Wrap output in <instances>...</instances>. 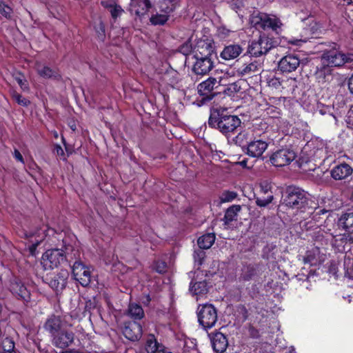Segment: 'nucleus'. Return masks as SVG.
<instances>
[{
  "label": "nucleus",
  "instance_id": "ddd939ff",
  "mask_svg": "<svg viewBox=\"0 0 353 353\" xmlns=\"http://www.w3.org/2000/svg\"><path fill=\"white\" fill-rule=\"evenodd\" d=\"M220 85V81L213 77H209L205 81L198 85L197 90L200 95L205 97V99L210 100L214 96L212 91Z\"/></svg>",
  "mask_w": 353,
  "mask_h": 353
},
{
  "label": "nucleus",
  "instance_id": "20e7f679",
  "mask_svg": "<svg viewBox=\"0 0 353 353\" xmlns=\"http://www.w3.org/2000/svg\"><path fill=\"white\" fill-rule=\"evenodd\" d=\"M250 22L256 29L266 30L270 28L274 31H277L282 25L279 19L276 16H270L263 12L253 14L250 19Z\"/></svg>",
  "mask_w": 353,
  "mask_h": 353
},
{
  "label": "nucleus",
  "instance_id": "423d86ee",
  "mask_svg": "<svg viewBox=\"0 0 353 353\" xmlns=\"http://www.w3.org/2000/svg\"><path fill=\"white\" fill-rule=\"evenodd\" d=\"M268 145V139L265 133L263 135L256 134L254 137L248 142L246 153L250 157L259 158L267 150Z\"/></svg>",
  "mask_w": 353,
  "mask_h": 353
},
{
  "label": "nucleus",
  "instance_id": "6e6d98bb",
  "mask_svg": "<svg viewBox=\"0 0 353 353\" xmlns=\"http://www.w3.org/2000/svg\"><path fill=\"white\" fill-rule=\"evenodd\" d=\"M228 90L236 92L239 91L240 86H239L236 83H234L230 85Z\"/></svg>",
  "mask_w": 353,
  "mask_h": 353
},
{
  "label": "nucleus",
  "instance_id": "6e6552de",
  "mask_svg": "<svg viewBox=\"0 0 353 353\" xmlns=\"http://www.w3.org/2000/svg\"><path fill=\"white\" fill-rule=\"evenodd\" d=\"M65 259L63 250L52 249L47 250L42 256V263L45 269L54 268Z\"/></svg>",
  "mask_w": 353,
  "mask_h": 353
},
{
  "label": "nucleus",
  "instance_id": "5701e85b",
  "mask_svg": "<svg viewBox=\"0 0 353 353\" xmlns=\"http://www.w3.org/2000/svg\"><path fill=\"white\" fill-rule=\"evenodd\" d=\"M243 48L239 44H230L225 46L220 54V57L226 61L237 58L242 52Z\"/></svg>",
  "mask_w": 353,
  "mask_h": 353
},
{
  "label": "nucleus",
  "instance_id": "a878e982",
  "mask_svg": "<svg viewBox=\"0 0 353 353\" xmlns=\"http://www.w3.org/2000/svg\"><path fill=\"white\" fill-rule=\"evenodd\" d=\"M101 4L104 8L107 9L110 12L111 17L114 20H116L118 17H121V15L124 12L121 6L118 5L114 0L101 1Z\"/></svg>",
  "mask_w": 353,
  "mask_h": 353
},
{
  "label": "nucleus",
  "instance_id": "b1692460",
  "mask_svg": "<svg viewBox=\"0 0 353 353\" xmlns=\"http://www.w3.org/2000/svg\"><path fill=\"white\" fill-rule=\"evenodd\" d=\"M213 350L216 353H224L228 345L226 336L221 332L215 333L211 339Z\"/></svg>",
  "mask_w": 353,
  "mask_h": 353
},
{
  "label": "nucleus",
  "instance_id": "9d476101",
  "mask_svg": "<svg viewBox=\"0 0 353 353\" xmlns=\"http://www.w3.org/2000/svg\"><path fill=\"white\" fill-rule=\"evenodd\" d=\"M296 157L295 152L288 148H283L274 152L270 157L273 165L282 167L290 164Z\"/></svg>",
  "mask_w": 353,
  "mask_h": 353
},
{
  "label": "nucleus",
  "instance_id": "864d4df0",
  "mask_svg": "<svg viewBox=\"0 0 353 353\" xmlns=\"http://www.w3.org/2000/svg\"><path fill=\"white\" fill-rule=\"evenodd\" d=\"M54 151L58 156H63L64 155V151H63V148L59 145H57L55 146Z\"/></svg>",
  "mask_w": 353,
  "mask_h": 353
},
{
  "label": "nucleus",
  "instance_id": "f3484780",
  "mask_svg": "<svg viewBox=\"0 0 353 353\" xmlns=\"http://www.w3.org/2000/svg\"><path fill=\"white\" fill-rule=\"evenodd\" d=\"M66 327L65 323L59 316L52 315L50 316L43 325L44 330L48 332L52 337L54 334Z\"/></svg>",
  "mask_w": 353,
  "mask_h": 353
},
{
  "label": "nucleus",
  "instance_id": "39448f33",
  "mask_svg": "<svg viewBox=\"0 0 353 353\" xmlns=\"http://www.w3.org/2000/svg\"><path fill=\"white\" fill-rule=\"evenodd\" d=\"M197 316L199 324L205 330L212 327L217 321L216 310L211 304L199 305Z\"/></svg>",
  "mask_w": 353,
  "mask_h": 353
},
{
  "label": "nucleus",
  "instance_id": "7ed1b4c3",
  "mask_svg": "<svg viewBox=\"0 0 353 353\" xmlns=\"http://www.w3.org/2000/svg\"><path fill=\"white\" fill-rule=\"evenodd\" d=\"M321 63L331 68L333 67H341L347 62L353 61V54H345L339 49L334 48L323 51L321 55Z\"/></svg>",
  "mask_w": 353,
  "mask_h": 353
},
{
  "label": "nucleus",
  "instance_id": "a19ab883",
  "mask_svg": "<svg viewBox=\"0 0 353 353\" xmlns=\"http://www.w3.org/2000/svg\"><path fill=\"white\" fill-rule=\"evenodd\" d=\"M12 10L10 7L0 1V14L5 18L10 19L12 18Z\"/></svg>",
  "mask_w": 353,
  "mask_h": 353
},
{
  "label": "nucleus",
  "instance_id": "4d7b16f0",
  "mask_svg": "<svg viewBox=\"0 0 353 353\" xmlns=\"http://www.w3.org/2000/svg\"><path fill=\"white\" fill-rule=\"evenodd\" d=\"M348 88H349L350 92L353 94V74L349 79Z\"/></svg>",
  "mask_w": 353,
  "mask_h": 353
},
{
  "label": "nucleus",
  "instance_id": "8fccbe9b",
  "mask_svg": "<svg viewBox=\"0 0 353 353\" xmlns=\"http://www.w3.org/2000/svg\"><path fill=\"white\" fill-rule=\"evenodd\" d=\"M346 122L350 128H353V105L347 112Z\"/></svg>",
  "mask_w": 353,
  "mask_h": 353
},
{
  "label": "nucleus",
  "instance_id": "13d9d810",
  "mask_svg": "<svg viewBox=\"0 0 353 353\" xmlns=\"http://www.w3.org/2000/svg\"><path fill=\"white\" fill-rule=\"evenodd\" d=\"M247 135L246 133H244V132H240L236 137V142L240 141L241 139H242L243 138L245 137V136Z\"/></svg>",
  "mask_w": 353,
  "mask_h": 353
},
{
  "label": "nucleus",
  "instance_id": "c03bdc74",
  "mask_svg": "<svg viewBox=\"0 0 353 353\" xmlns=\"http://www.w3.org/2000/svg\"><path fill=\"white\" fill-rule=\"evenodd\" d=\"M154 270L160 273H165L167 270V264L164 261H157L154 267Z\"/></svg>",
  "mask_w": 353,
  "mask_h": 353
},
{
  "label": "nucleus",
  "instance_id": "3c124183",
  "mask_svg": "<svg viewBox=\"0 0 353 353\" xmlns=\"http://www.w3.org/2000/svg\"><path fill=\"white\" fill-rule=\"evenodd\" d=\"M230 32V31L229 30L225 28H220L219 29V34L223 36V37H228L229 35Z\"/></svg>",
  "mask_w": 353,
  "mask_h": 353
},
{
  "label": "nucleus",
  "instance_id": "4468645a",
  "mask_svg": "<svg viewBox=\"0 0 353 353\" xmlns=\"http://www.w3.org/2000/svg\"><path fill=\"white\" fill-rule=\"evenodd\" d=\"M195 61L192 71L197 75H205L210 72L214 67L212 58L194 57Z\"/></svg>",
  "mask_w": 353,
  "mask_h": 353
},
{
  "label": "nucleus",
  "instance_id": "c9c22d12",
  "mask_svg": "<svg viewBox=\"0 0 353 353\" xmlns=\"http://www.w3.org/2000/svg\"><path fill=\"white\" fill-rule=\"evenodd\" d=\"M0 348L3 353H16L14 351V343L9 337L0 339Z\"/></svg>",
  "mask_w": 353,
  "mask_h": 353
},
{
  "label": "nucleus",
  "instance_id": "cd10ccee",
  "mask_svg": "<svg viewBox=\"0 0 353 353\" xmlns=\"http://www.w3.org/2000/svg\"><path fill=\"white\" fill-rule=\"evenodd\" d=\"M11 290L23 300L27 301L30 299V292L26 286L21 282H15L12 284Z\"/></svg>",
  "mask_w": 353,
  "mask_h": 353
},
{
  "label": "nucleus",
  "instance_id": "bb28decb",
  "mask_svg": "<svg viewBox=\"0 0 353 353\" xmlns=\"http://www.w3.org/2000/svg\"><path fill=\"white\" fill-rule=\"evenodd\" d=\"M157 6L160 12L168 14L170 17L179 6V0H160Z\"/></svg>",
  "mask_w": 353,
  "mask_h": 353
},
{
  "label": "nucleus",
  "instance_id": "6ab92c4d",
  "mask_svg": "<svg viewBox=\"0 0 353 353\" xmlns=\"http://www.w3.org/2000/svg\"><path fill=\"white\" fill-rule=\"evenodd\" d=\"M194 57L212 58L214 48L211 43L205 40L199 41L193 50Z\"/></svg>",
  "mask_w": 353,
  "mask_h": 353
},
{
  "label": "nucleus",
  "instance_id": "7c9ffc66",
  "mask_svg": "<svg viewBox=\"0 0 353 353\" xmlns=\"http://www.w3.org/2000/svg\"><path fill=\"white\" fill-rule=\"evenodd\" d=\"M36 70L39 74L44 78L57 79L59 75L58 72L48 66L43 65L39 63L36 64Z\"/></svg>",
  "mask_w": 353,
  "mask_h": 353
},
{
  "label": "nucleus",
  "instance_id": "9b49d317",
  "mask_svg": "<svg viewBox=\"0 0 353 353\" xmlns=\"http://www.w3.org/2000/svg\"><path fill=\"white\" fill-rule=\"evenodd\" d=\"M339 225L345 230L341 240L345 243H353V212L342 214Z\"/></svg>",
  "mask_w": 353,
  "mask_h": 353
},
{
  "label": "nucleus",
  "instance_id": "37998d69",
  "mask_svg": "<svg viewBox=\"0 0 353 353\" xmlns=\"http://www.w3.org/2000/svg\"><path fill=\"white\" fill-rule=\"evenodd\" d=\"M193 256L195 263L198 265H201L205 256V252L200 248L199 250L194 251Z\"/></svg>",
  "mask_w": 353,
  "mask_h": 353
},
{
  "label": "nucleus",
  "instance_id": "680f3d73",
  "mask_svg": "<svg viewBox=\"0 0 353 353\" xmlns=\"http://www.w3.org/2000/svg\"><path fill=\"white\" fill-rule=\"evenodd\" d=\"M62 353H72V352H69V351H65V352H63Z\"/></svg>",
  "mask_w": 353,
  "mask_h": 353
},
{
  "label": "nucleus",
  "instance_id": "a211bd4d",
  "mask_svg": "<svg viewBox=\"0 0 353 353\" xmlns=\"http://www.w3.org/2000/svg\"><path fill=\"white\" fill-rule=\"evenodd\" d=\"M300 65V59L295 54H288L279 62V69L282 72H292Z\"/></svg>",
  "mask_w": 353,
  "mask_h": 353
},
{
  "label": "nucleus",
  "instance_id": "1a4fd4ad",
  "mask_svg": "<svg viewBox=\"0 0 353 353\" xmlns=\"http://www.w3.org/2000/svg\"><path fill=\"white\" fill-rule=\"evenodd\" d=\"M72 274L82 286H88L91 282L90 267L86 266L81 261H75L72 265Z\"/></svg>",
  "mask_w": 353,
  "mask_h": 353
},
{
  "label": "nucleus",
  "instance_id": "0eeeda50",
  "mask_svg": "<svg viewBox=\"0 0 353 353\" xmlns=\"http://www.w3.org/2000/svg\"><path fill=\"white\" fill-rule=\"evenodd\" d=\"M273 47L272 39L268 37H260L257 41H253L249 45L248 52L252 57H258L265 54Z\"/></svg>",
  "mask_w": 353,
  "mask_h": 353
},
{
  "label": "nucleus",
  "instance_id": "f03ea898",
  "mask_svg": "<svg viewBox=\"0 0 353 353\" xmlns=\"http://www.w3.org/2000/svg\"><path fill=\"white\" fill-rule=\"evenodd\" d=\"M309 194L296 186H288L283 196V205L292 209L303 211L308 204Z\"/></svg>",
  "mask_w": 353,
  "mask_h": 353
},
{
  "label": "nucleus",
  "instance_id": "412c9836",
  "mask_svg": "<svg viewBox=\"0 0 353 353\" xmlns=\"http://www.w3.org/2000/svg\"><path fill=\"white\" fill-rule=\"evenodd\" d=\"M332 68L321 63L320 66L316 67L314 76L318 83L323 84L332 80Z\"/></svg>",
  "mask_w": 353,
  "mask_h": 353
},
{
  "label": "nucleus",
  "instance_id": "5fc2aeb1",
  "mask_svg": "<svg viewBox=\"0 0 353 353\" xmlns=\"http://www.w3.org/2000/svg\"><path fill=\"white\" fill-rule=\"evenodd\" d=\"M41 241V240H37L36 242L31 241L32 245L30 247L31 253H33L34 252V250H36L37 247L38 246Z\"/></svg>",
  "mask_w": 353,
  "mask_h": 353
},
{
  "label": "nucleus",
  "instance_id": "052dcab7",
  "mask_svg": "<svg viewBox=\"0 0 353 353\" xmlns=\"http://www.w3.org/2000/svg\"><path fill=\"white\" fill-rule=\"evenodd\" d=\"M327 211L326 210H320L319 212H317L316 213L317 214H319V213H322V214H324L325 212H327Z\"/></svg>",
  "mask_w": 353,
  "mask_h": 353
},
{
  "label": "nucleus",
  "instance_id": "f8f14e48",
  "mask_svg": "<svg viewBox=\"0 0 353 353\" xmlns=\"http://www.w3.org/2000/svg\"><path fill=\"white\" fill-rule=\"evenodd\" d=\"M51 341L54 346L64 349L70 346L74 339V334L72 331L63 329L51 337Z\"/></svg>",
  "mask_w": 353,
  "mask_h": 353
},
{
  "label": "nucleus",
  "instance_id": "49530a36",
  "mask_svg": "<svg viewBox=\"0 0 353 353\" xmlns=\"http://www.w3.org/2000/svg\"><path fill=\"white\" fill-rule=\"evenodd\" d=\"M260 188H261V192L262 193H263L264 194H269L270 192H271V188H272V186H271V184L268 182V181H263L262 183H261L260 184Z\"/></svg>",
  "mask_w": 353,
  "mask_h": 353
},
{
  "label": "nucleus",
  "instance_id": "09e8293b",
  "mask_svg": "<svg viewBox=\"0 0 353 353\" xmlns=\"http://www.w3.org/2000/svg\"><path fill=\"white\" fill-rule=\"evenodd\" d=\"M192 46L188 42L185 43L180 48V52L185 55L190 53L192 52Z\"/></svg>",
  "mask_w": 353,
  "mask_h": 353
},
{
  "label": "nucleus",
  "instance_id": "c85d7f7f",
  "mask_svg": "<svg viewBox=\"0 0 353 353\" xmlns=\"http://www.w3.org/2000/svg\"><path fill=\"white\" fill-rule=\"evenodd\" d=\"M163 349V346L157 342L153 334L148 336L145 343V350L148 353H160Z\"/></svg>",
  "mask_w": 353,
  "mask_h": 353
},
{
  "label": "nucleus",
  "instance_id": "72a5a7b5",
  "mask_svg": "<svg viewBox=\"0 0 353 353\" xmlns=\"http://www.w3.org/2000/svg\"><path fill=\"white\" fill-rule=\"evenodd\" d=\"M296 80L295 79H281L279 77H273L268 79V86L274 88L276 90H280L281 88H283L285 87V84L290 81V83L294 82Z\"/></svg>",
  "mask_w": 353,
  "mask_h": 353
},
{
  "label": "nucleus",
  "instance_id": "4be33fe9",
  "mask_svg": "<svg viewBox=\"0 0 353 353\" xmlns=\"http://www.w3.org/2000/svg\"><path fill=\"white\" fill-rule=\"evenodd\" d=\"M151 8L150 0H130V11L137 17L144 15Z\"/></svg>",
  "mask_w": 353,
  "mask_h": 353
},
{
  "label": "nucleus",
  "instance_id": "393cba45",
  "mask_svg": "<svg viewBox=\"0 0 353 353\" xmlns=\"http://www.w3.org/2000/svg\"><path fill=\"white\" fill-rule=\"evenodd\" d=\"M262 68V64L259 61H254L248 64H245L236 70L239 76H252L260 72Z\"/></svg>",
  "mask_w": 353,
  "mask_h": 353
},
{
  "label": "nucleus",
  "instance_id": "bf43d9fd",
  "mask_svg": "<svg viewBox=\"0 0 353 353\" xmlns=\"http://www.w3.org/2000/svg\"><path fill=\"white\" fill-rule=\"evenodd\" d=\"M99 29H100V30L101 31V32H102L103 34H104V32H105V28H104V26H103V24L102 23H100V24H99Z\"/></svg>",
  "mask_w": 353,
  "mask_h": 353
},
{
  "label": "nucleus",
  "instance_id": "dca6fc26",
  "mask_svg": "<svg viewBox=\"0 0 353 353\" xmlns=\"http://www.w3.org/2000/svg\"><path fill=\"white\" fill-rule=\"evenodd\" d=\"M123 334L130 341H137L142 336V327L136 321L125 322L123 327Z\"/></svg>",
  "mask_w": 353,
  "mask_h": 353
},
{
  "label": "nucleus",
  "instance_id": "473e14b6",
  "mask_svg": "<svg viewBox=\"0 0 353 353\" xmlns=\"http://www.w3.org/2000/svg\"><path fill=\"white\" fill-rule=\"evenodd\" d=\"M215 241V235L212 233L203 235L198 239L197 243L202 250L210 248Z\"/></svg>",
  "mask_w": 353,
  "mask_h": 353
},
{
  "label": "nucleus",
  "instance_id": "de8ad7c7",
  "mask_svg": "<svg viewBox=\"0 0 353 353\" xmlns=\"http://www.w3.org/2000/svg\"><path fill=\"white\" fill-rule=\"evenodd\" d=\"M303 261L305 264L313 265L314 263V256L311 251L307 252L306 255L303 257Z\"/></svg>",
  "mask_w": 353,
  "mask_h": 353
},
{
  "label": "nucleus",
  "instance_id": "ea45409f",
  "mask_svg": "<svg viewBox=\"0 0 353 353\" xmlns=\"http://www.w3.org/2000/svg\"><path fill=\"white\" fill-rule=\"evenodd\" d=\"M255 274V269L252 266L245 268L241 276V279L243 281H249Z\"/></svg>",
  "mask_w": 353,
  "mask_h": 353
},
{
  "label": "nucleus",
  "instance_id": "4c0bfd02",
  "mask_svg": "<svg viewBox=\"0 0 353 353\" xmlns=\"http://www.w3.org/2000/svg\"><path fill=\"white\" fill-rule=\"evenodd\" d=\"M11 95L12 99L20 105L26 107L30 104V101L25 97H23L20 94L16 91H12Z\"/></svg>",
  "mask_w": 353,
  "mask_h": 353
},
{
  "label": "nucleus",
  "instance_id": "603ef678",
  "mask_svg": "<svg viewBox=\"0 0 353 353\" xmlns=\"http://www.w3.org/2000/svg\"><path fill=\"white\" fill-rule=\"evenodd\" d=\"M14 156L17 161L23 163V158L19 150H14Z\"/></svg>",
  "mask_w": 353,
  "mask_h": 353
},
{
  "label": "nucleus",
  "instance_id": "e433bc0d",
  "mask_svg": "<svg viewBox=\"0 0 353 353\" xmlns=\"http://www.w3.org/2000/svg\"><path fill=\"white\" fill-rule=\"evenodd\" d=\"M169 18L168 14L162 12H157L156 14H152L150 18V21L154 26H163L168 21Z\"/></svg>",
  "mask_w": 353,
  "mask_h": 353
},
{
  "label": "nucleus",
  "instance_id": "f704fd0d",
  "mask_svg": "<svg viewBox=\"0 0 353 353\" xmlns=\"http://www.w3.org/2000/svg\"><path fill=\"white\" fill-rule=\"evenodd\" d=\"M129 316L134 319H141L144 316V312L141 305L137 303H130L128 310Z\"/></svg>",
  "mask_w": 353,
  "mask_h": 353
},
{
  "label": "nucleus",
  "instance_id": "79ce46f5",
  "mask_svg": "<svg viewBox=\"0 0 353 353\" xmlns=\"http://www.w3.org/2000/svg\"><path fill=\"white\" fill-rule=\"evenodd\" d=\"M236 196L237 194L235 192L225 191L221 194L220 200L221 203L230 202L235 199Z\"/></svg>",
  "mask_w": 353,
  "mask_h": 353
},
{
  "label": "nucleus",
  "instance_id": "a18cd8bd",
  "mask_svg": "<svg viewBox=\"0 0 353 353\" xmlns=\"http://www.w3.org/2000/svg\"><path fill=\"white\" fill-rule=\"evenodd\" d=\"M15 80L23 91L28 90L29 88L26 83V80L19 74L14 77Z\"/></svg>",
  "mask_w": 353,
  "mask_h": 353
},
{
  "label": "nucleus",
  "instance_id": "f257e3e1",
  "mask_svg": "<svg viewBox=\"0 0 353 353\" xmlns=\"http://www.w3.org/2000/svg\"><path fill=\"white\" fill-rule=\"evenodd\" d=\"M241 123V121L237 116L228 114L225 108L214 110L208 119L210 126L217 128L225 135L234 132Z\"/></svg>",
  "mask_w": 353,
  "mask_h": 353
},
{
  "label": "nucleus",
  "instance_id": "58836bf2",
  "mask_svg": "<svg viewBox=\"0 0 353 353\" xmlns=\"http://www.w3.org/2000/svg\"><path fill=\"white\" fill-rule=\"evenodd\" d=\"M273 200V195L272 192L267 195V196L257 197L256 199V203L258 206L265 207L270 203Z\"/></svg>",
  "mask_w": 353,
  "mask_h": 353
},
{
  "label": "nucleus",
  "instance_id": "2eb2a0df",
  "mask_svg": "<svg viewBox=\"0 0 353 353\" xmlns=\"http://www.w3.org/2000/svg\"><path fill=\"white\" fill-rule=\"evenodd\" d=\"M68 278V272L66 270H61L58 274L50 278L46 277L49 286L57 292L65 288Z\"/></svg>",
  "mask_w": 353,
  "mask_h": 353
},
{
  "label": "nucleus",
  "instance_id": "aec40b11",
  "mask_svg": "<svg viewBox=\"0 0 353 353\" xmlns=\"http://www.w3.org/2000/svg\"><path fill=\"white\" fill-rule=\"evenodd\" d=\"M353 168L347 163H343L335 165L330 171L331 176L334 180H343L352 175Z\"/></svg>",
  "mask_w": 353,
  "mask_h": 353
},
{
  "label": "nucleus",
  "instance_id": "c756f323",
  "mask_svg": "<svg viewBox=\"0 0 353 353\" xmlns=\"http://www.w3.org/2000/svg\"><path fill=\"white\" fill-rule=\"evenodd\" d=\"M241 209V207L239 205H233L228 208L223 218L225 225H229L232 221L236 220L238 213Z\"/></svg>",
  "mask_w": 353,
  "mask_h": 353
},
{
  "label": "nucleus",
  "instance_id": "2f4dec72",
  "mask_svg": "<svg viewBox=\"0 0 353 353\" xmlns=\"http://www.w3.org/2000/svg\"><path fill=\"white\" fill-rule=\"evenodd\" d=\"M190 291L194 295H202L208 292V288L205 281H199L193 283L192 281L190 285Z\"/></svg>",
  "mask_w": 353,
  "mask_h": 353
}]
</instances>
